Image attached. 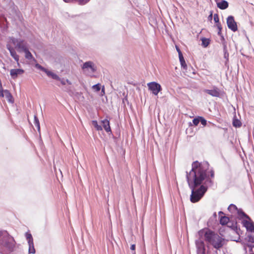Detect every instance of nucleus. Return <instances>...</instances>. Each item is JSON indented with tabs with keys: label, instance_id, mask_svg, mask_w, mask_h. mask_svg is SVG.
Listing matches in <instances>:
<instances>
[{
	"label": "nucleus",
	"instance_id": "37998d69",
	"mask_svg": "<svg viewBox=\"0 0 254 254\" xmlns=\"http://www.w3.org/2000/svg\"><path fill=\"white\" fill-rule=\"evenodd\" d=\"M212 18V12L211 11L210 15L208 16V19L211 20Z\"/></svg>",
	"mask_w": 254,
	"mask_h": 254
},
{
	"label": "nucleus",
	"instance_id": "6ab92c4d",
	"mask_svg": "<svg viewBox=\"0 0 254 254\" xmlns=\"http://www.w3.org/2000/svg\"><path fill=\"white\" fill-rule=\"evenodd\" d=\"M223 48V52H224V58L226 60L225 64L226 65L227 63L229 61V54L227 49V45L226 44H224Z\"/></svg>",
	"mask_w": 254,
	"mask_h": 254
},
{
	"label": "nucleus",
	"instance_id": "dca6fc26",
	"mask_svg": "<svg viewBox=\"0 0 254 254\" xmlns=\"http://www.w3.org/2000/svg\"><path fill=\"white\" fill-rule=\"evenodd\" d=\"M103 127L107 132H111V129L110 126V121L108 119H104L101 121Z\"/></svg>",
	"mask_w": 254,
	"mask_h": 254
},
{
	"label": "nucleus",
	"instance_id": "0eeeda50",
	"mask_svg": "<svg viewBox=\"0 0 254 254\" xmlns=\"http://www.w3.org/2000/svg\"><path fill=\"white\" fill-rule=\"evenodd\" d=\"M203 92L215 97H220L221 95V91L216 86H213L212 89H204Z\"/></svg>",
	"mask_w": 254,
	"mask_h": 254
},
{
	"label": "nucleus",
	"instance_id": "1a4fd4ad",
	"mask_svg": "<svg viewBox=\"0 0 254 254\" xmlns=\"http://www.w3.org/2000/svg\"><path fill=\"white\" fill-rule=\"evenodd\" d=\"M36 67L42 70V71L45 72L47 76L51 77L52 78H58L56 76V74L54 73L52 71L49 70L48 69L45 68L44 67L42 66L40 64H36Z\"/></svg>",
	"mask_w": 254,
	"mask_h": 254
},
{
	"label": "nucleus",
	"instance_id": "f704fd0d",
	"mask_svg": "<svg viewBox=\"0 0 254 254\" xmlns=\"http://www.w3.org/2000/svg\"><path fill=\"white\" fill-rule=\"evenodd\" d=\"M199 116H198L197 117H196L193 119L192 123L194 125L197 126L198 124H199Z\"/></svg>",
	"mask_w": 254,
	"mask_h": 254
},
{
	"label": "nucleus",
	"instance_id": "423d86ee",
	"mask_svg": "<svg viewBox=\"0 0 254 254\" xmlns=\"http://www.w3.org/2000/svg\"><path fill=\"white\" fill-rule=\"evenodd\" d=\"M227 25L229 29L233 32H236L238 30L237 22L235 21L234 16H229L227 18Z\"/></svg>",
	"mask_w": 254,
	"mask_h": 254
},
{
	"label": "nucleus",
	"instance_id": "c85d7f7f",
	"mask_svg": "<svg viewBox=\"0 0 254 254\" xmlns=\"http://www.w3.org/2000/svg\"><path fill=\"white\" fill-rule=\"evenodd\" d=\"M10 42L14 45L16 46V44L19 40V39L15 38L13 37H10L9 38Z\"/></svg>",
	"mask_w": 254,
	"mask_h": 254
},
{
	"label": "nucleus",
	"instance_id": "8fccbe9b",
	"mask_svg": "<svg viewBox=\"0 0 254 254\" xmlns=\"http://www.w3.org/2000/svg\"><path fill=\"white\" fill-rule=\"evenodd\" d=\"M254 254V253H253V254Z\"/></svg>",
	"mask_w": 254,
	"mask_h": 254
},
{
	"label": "nucleus",
	"instance_id": "e433bc0d",
	"mask_svg": "<svg viewBox=\"0 0 254 254\" xmlns=\"http://www.w3.org/2000/svg\"><path fill=\"white\" fill-rule=\"evenodd\" d=\"M221 37V41L222 42V44L223 45V47H224V44H226V42L225 41V38L222 34H221V36H220Z\"/></svg>",
	"mask_w": 254,
	"mask_h": 254
},
{
	"label": "nucleus",
	"instance_id": "bb28decb",
	"mask_svg": "<svg viewBox=\"0 0 254 254\" xmlns=\"http://www.w3.org/2000/svg\"><path fill=\"white\" fill-rule=\"evenodd\" d=\"M233 126L235 127H241L242 123L239 120L234 119L233 121Z\"/></svg>",
	"mask_w": 254,
	"mask_h": 254
},
{
	"label": "nucleus",
	"instance_id": "4be33fe9",
	"mask_svg": "<svg viewBox=\"0 0 254 254\" xmlns=\"http://www.w3.org/2000/svg\"><path fill=\"white\" fill-rule=\"evenodd\" d=\"M201 40L202 41L201 45L204 48L207 47L210 44V40L208 38L203 37L201 39Z\"/></svg>",
	"mask_w": 254,
	"mask_h": 254
},
{
	"label": "nucleus",
	"instance_id": "a19ab883",
	"mask_svg": "<svg viewBox=\"0 0 254 254\" xmlns=\"http://www.w3.org/2000/svg\"><path fill=\"white\" fill-rule=\"evenodd\" d=\"M216 23V26L217 28H222L221 23L220 22H218V23Z\"/></svg>",
	"mask_w": 254,
	"mask_h": 254
},
{
	"label": "nucleus",
	"instance_id": "f8f14e48",
	"mask_svg": "<svg viewBox=\"0 0 254 254\" xmlns=\"http://www.w3.org/2000/svg\"><path fill=\"white\" fill-rule=\"evenodd\" d=\"M217 6L220 9H225L228 7L229 3L225 0H215Z\"/></svg>",
	"mask_w": 254,
	"mask_h": 254
},
{
	"label": "nucleus",
	"instance_id": "f03ea898",
	"mask_svg": "<svg viewBox=\"0 0 254 254\" xmlns=\"http://www.w3.org/2000/svg\"><path fill=\"white\" fill-rule=\"evenodd\" d=\"M199 237L204 236V241L208 245H210L216 249L219 250L224 245L225 239L218 234L209 229H201L198 232Z\"/></svg>",
	"mask_w": 254,
	"mask_h": 254
},
{
	"label": "nucleus",
	"instance_id": "49530a36",
	"mask_svg": "<svg viewBox=\"0 0 254 254\" xmlns=\"http://www.w3.org/2000/svg\"><path fill=\"white\" fill-rule=\"evenodd\" d=\"M248 247H250L251 248V250L252 249V247H254V245L253 246L248 245Z\"/></svg>",
	"mask_w": 254,
	"mask_h": 254
},
{
	"label": "nucleus",
	"instance_id": "6e6552de",
	"mask_svg": "<svg viewBox=\"0 0 254 254\" xmlns=\"http://www.w3.org/2000/svg\"><path fill=\"white\" fill-rule=\"evenodd\" d=\"M242 223L244 227H245L247 231L251 232H254V222L251 219L249 220H243Z\"/></svg>",
	"mask_w": 254,
	"mask_h": 254
},
{
	"label": "nucleus",
	"instance_id": "a878e982",
	"mask_svg": "<svg viewBox=\"0 0 254 254\" xmlns=\"http://www.w3.org/2000/svg\"><path fill=\"white\" fill-rule=\"evenodd\" d=\"M34 123L36 127L37 128V129L39 131H40V122L39 121V119L36 115H34Z\"/></svg>",
	"mask_w": 254,
	"mask_h": 254
},
{
	"label": "nucleus",
	"instance_id": "7ed1b4c3",
	"mask_svg": "<svg viewBox=\"0 0 254 254\" xmlns=\"http://www.w3.org/2000/svg\"><path fill=\"white\" fill-rule=\"evenodd\" d=\"M0 246L7 253L14 251L16 242L6 231H0Z\"/></svg>",
	"mask_w": 254,
	"mask_h": 254
},
{
	"label": "nucleus",
	"instance_id": "de8ad7c7",
	"mask_svg": "<svg viewBox=\"0 0 254 254\" xmlns=\"http://www.w3.org/2000/svg\"><path fill=\"white\" fill-rule=\"evenodd\" d=\"M224 214V213H223L222 211H219V212H218V214H219V215H220V214Z\"/></svg>",
	"mask_w": 254,
	"mask_h": 254
},
{
	"label": "nucleus",
	"instance_id": "393cba45",
	"mask_svg": "<svg viewBox=\"0 0 254 254\" xmlns=\"http://www.w3.org/2000/svg\"><path fill=\"white\" fill-rule=\"evenodd\" d=\"M25 58L31 60H34V57H33L32 54L30 53V52L29 51L28 49H27L25 52Z\"/></svg>",
	"mask_w": 254,
	"mask_h": 254
},
{
	"label": "nucleus",
	"instance_id": "58836bf2",
	"mask_svg": "<svg viewBox=\"0 0 254 254\" xmlns=\"http://www.w3.org/2000/svg\"><path fill=\"white\" fill-rule=\"evenodd\" d=\"M218 35L219 36H221V34H222V28H218Z\"/></svg>",
	"mask_w": 254,
	"mask_h": 254
},
{
	"label": "nucleus",
	"instance_id": "39448f33",
	"mask_svg": "<svg viewBox=\"0 0 254 254\" xmlns=\"http://www.w3.org/2000/svg\"><path fill=\"white\" fill-rule=\"evenodd\" d=\"M26 238L28 241L29 246L28 252L29 254H35V249L34 248L33 239L32 235L29 232H27L25 235Z\"/></svg>",
	"mask_w": 254,
	"mask_h": 254
},
{
	"label": "nucleus",
	"instance_id": "a18cd8bd",
	"mask_svg": "<svg viewBox=\"0 0 254 254\" xmlns=\"http://www.w3.org/2000/svg\"><path fill=\"white\" fill-rule=\"evenodd\" d=\"M101 92L103 94H105V87L103 86L101 89Z\"/></svg>",
	"mask_w": 254,
	"mask_h": 254
},
{
	"label": "nucleus",
	"instance_id": "7c9ffc66",
	"mask_svg": "<svg viewBox=\"0 0 254 254\" xmlns=\"http://www.w3.org/2000/svg\"><path fill=\"white\" fill-rule=\"evenodd\" d=\"M56 76H57L58 78H53V79L57 80H58V81H60L61 82V83L62 85H65L66 84L65 83V80H64V78H61L57 74H56Z\"/></svg>",
	"mask_w": 254,
	"mask_h": 254
},
{
	"label": "nucleus",
	"instance_id": "473e14b6",
	"mask_svg": "<svg viewBox=\"0 0 254 254\" xmlns=\"http://www.w3.org/2000/svg\"><path fill=\"white\" fill-rule=\"evenodd\" d=\"M199 123L200 122L201 124L203 126H205L207 124V121L202 117H199Z\"/></svg>",
	"mask_w": 254,
	"mask_h": 254
},
{
	"label": "nucleus",
	"instance_id": "c9c22d12",
	"mask_svg": "<svg viewBox=\"0 0 254 254\" xmlns=\"http://www.w3.org/2000/svg\"><path fill=\"white\" fill-rule=\"evenodd\" d=\"M214 21L215 23H218L219 22V16L217 13H215L213 16Z\"/></svg>",
	"mask_w": 254,
	"mask_h": 254
},
{
	"label": "nucleus",
	"instance_id": "cd10ccee",
	"mask_svg": "<svg viewBox=\"0 0 254 254\" xmlns=\"http://www.w3.org/2000/svg\"><path fill=\"white\" fill-rule=\"evenodd\" d=\"M17 48V50L19 52H24L28 49L27 44L25 45H21V46H20L19 45H18V47Z\"/></svg>",
	"mask_w": 254,
	"mask_h": 254
},
{
	"label": "nucleus",
	"instance_id": "20e7f679",
	"mask_svg": "<svg viewBox=\"0 0 254 254\" xmlns=\"http://www.w3.org/2000/svg\"><path fill=\"white\" fill-rule=\"evenodd\" d=\"M147 86L149 90L155 95H157L158 93L162 90L160 84L154 81L148 83Z\"/></svg>",
	"mask_w": 254,
	"mask_h": 254
},
{
	"label": "nucleus",
	"instance_id": "4468645a",
	"mask_svg": "<svg viewBox=\"0 0 254 254\" xmlns=\"http://www.w3.org/2000/svg\"><path fill=\"white\" fill-rule=\"evenodd\" d=\"M237 214H238V218L240 219H244L245 220H249L251 221V218L243 210L242 208H239L237 210Z\"/></svg>",
	"mask_w": 254,
	"mask_h": 254
},
{
	"label": "nucleus",
	"instance_id": "2eb2a0df",
	"mask_svg": "<svg viewBox=\"0 0 254 254\" xmlns=\"http://www.w3.org/2000/svg\"><path fill=\"white\" fill-rule=\"evenodd\" d=\"M227 227L231 228L232 230L237 232L238 230L237 222L236 219H230Z\"/></svg>",
	"mask_w": 254,
	"mask_h": 254
},
{
	"label": "nucleus",
	"instance_id": "a211bd4d",
	"mask_svg": "<svg viewBox=\"0 0 254 254\" xmlns=\"http://www.w3.org/2000/svg\"><path fill=\"white\" fill-rule=\"evenodd\" d=\"M65 2H76L80 5H84L87 3L90 0H63Z\"/></svg>",
	"mask_w": 254,
	"mask_h": 254
},
{
	"label": "nucleus",
	"instance_id": "9b49d317",
	"mask_svg": "<svg viewBox=\"0 0 254 254\" xmlns=\"http://www.w3.org/2000/svg\"><path fill=\"white\" fill-rule=\"evenodd\" d=\"M6 49L9 51L10 56L14 59L15 61L18 63L19 56L16 54L14 49L9 44H7L6 46Z\"/></svg>",
	"mask_w": 254,
	"mask_h": 254
},
{
	"label": "nucleus",
	"instance_id": "aec40b11",
	"mask_svg": "<svg viewBox=\"0 0 254 254\" xmlns=\"http://www.w3.org/2000/svg\"><path fill=\"white\" fill-rule=\"evenodd\" d=\"M230 218L225 216H221L220 219V224L223 226L228 225Z\"/></svg>",
	"mask_w": 254,
	"mask_h": 254
},
{
	"label": "nucleus",
	"instance_id": "5701e85b",
	"mask_svg": "<svg viewBox=\"0 0 254 254\" xmlns=\"http://www.w3.org/2000/svg\"><path fill=\"white\" fill-rule=\"evenodd\" d=\"M179 58L182 67H183L184 69H186L187 65L186 63L183 55H181V56L179 57Z\"/></svg>",
	"mask_w": 254,
	"mask_h": 254
},
{
	"label": "nucleus",
	"instance_id": "79ce46f5",
	"mask_svg": "<svg viewBox=\"0 0 254 254\" xmlns=\"http://www.w3.org/2000/svg\"><path fill=\"white\" fill-rule=\"evenodd\" d=\"M135 245H134V244L131 245L130 246V249L132 251H134V250H135Z\"/></svg>",
	"mask_w": 254,
	"mask_h": 254
},
{
	"label": "nucleus",
	"instance_id": "4c0bfd02",
	"mask_svg": "<svg viewBox=\"0 0 254 254\" xmlns=\"http://www.w3.org/2000/svg\"><path fill=\"white\" fill-rule=\"evenodd\" d=\"M176 50L178 53L179 57L181 56V55H183L182 53L181 50L180 49V48L177 46H176Z\"/></svg>",
	"mask_w": 254,
	"mask_h": 254
},
{
	"label": "nucleus",
	"instance_id": "ddd939ff",
	"mask_svg": "<svg viewBox=\"0 0 254 254\" xmlns=\"http://www.w3.org/2000/svg\"><path fill=\"white\" fill-rule=\"evenodd\" d=\"M24 72V70L22 69H12L10 71V74L13 79H15L17 77L18 75L22 74Z\"/></svg>",
	"mask_w": 254,
	"mask_h": 254
},
{
	"label": "nucleus",
	"instance_id": "b1692460",
	"mask_svg": "<svg viewBox=\"0 0 254 254\" xmlns=\"http://www.w3.org/2000/svg\"><path fill=\"white\" fill-rule=\"evenodd\" d=\"M239 208H238L237 206L234 204H231L228 207V210L231 212V213H234L235 211L237 212V210Z\"/></svg>",
	"mask_w": 254,
	"mask_h": 254
},
{
	"label": "nucleus",
	"instance_id": "c03bdc74",
	"mask_svg": "<svg viewBox=\"0 0 254 254\" xmlns=\"http://www.w3.org/2000/svg\"><path fill=\"white\" fill-rule=\"evenodd\" d=\"M68 83L69 85L71 84V82L67 79L65 80V83Z\"/></svg>",
	"mask_w": 254,
	"mask_h": 254
},
{
	"label": "nucleus",
	"instance_id": "f3484780",
	"mask_svg": "<svg viewBox=\"0 0 254 254\" xmlns=\"http://www.w3.org/2000/svg\"><path fill=\"white\" fill-rule=\"evenodd\" d=\"M202 238L199 237V238L195 241V245L198 249L205 250L204 242L201 239Z\"/></svg>",
	"mask_w": 254,
	"mask_h": 254
},
{
	"label": "nucleus",
	"instance_id": "412c9836",
	"mask_svg": "<svg viewBox=\"0 0 254 254\" xmlns=\"http://www.w3.org/2000/svg\"><path fill=\"white\" fill-rule=\"evenodd\" d=\"M92 125L94 127L97 131L102 130L103 128L101 125H99L96 120H93L91 121Z\"/></svg>",
	"mask_w": 254,
	"mask_h": 254
},
{
	"label": "nucleus",
	"instance_id": "ea45409f",
	"mask_svg": "<svg viewBox=\"0 0 254 254\" xmlns=\"http://www.w3.org/2000/svg\"><path fill=\"white\" fill-rule=\"evenodd\" d=\"M125 101L128 103V100H127V95H126L123 99V103H124Z\"/></svg>",
	"mask_w": 254,
	"mask_h": 254
},
{
	"label": "nucleus",
	"instance_id": "c756f323",
	"mask_svg": "<svg viewBox=\"0 0 254 254\" xmlns=\"http://www.w3.org/2000/svg\"><path fill=\"white\" fill-rule=\"evenodd\" d=\"M247 240L249 242L254 243V236L251 234L247 236Z\"/></svg>",
	"mask_w": 254,
	"mask_h": 254
},
{
	"label": "nucleus",
	"instance_id": "2f4dec72",
	"mask_svg": "<svg viewBox=\"0 0 254 254\" xmlns=\"http://www.w3.org/2000/svg\"><path fill=\"white\" fill-rule=\"evenodd\" d=\"M92 88L94 89L96 91H99L101 89V84L100 83H97L93 85Z\"/></svg>",
	"mask_w": 254,
	"mask_h": 254
},
{
	"label": "nucleus",
	"instance_id": "9d476101",
	"mask_svg": "<svg viewBox=\"0 0 254 254\" xmlns=\"http://www.w3.org/2000/svg\"><path fill=\"white\" fill-rule=\"evenodd\" d=\"M83 69L90 68L92 73H94L97 69L93 63L91 61H88L84 63L82 66Z\"/></svg>",
	"mask_w": 254,
	"mask_h": 254
},
{
	"label": "nucleus",
	"instance_id": "09e8293b",
	"mask_svg": "<svg viewBox=\"0 0 254 254\" xmlns=\"http://www.w3.org/2000/svg\"><path fill=\"white\" fill-rule=\"evenodd\" d=\"M213 216H214L215 217H216L217 215H216V212H214V213H213Z\"/></svg>",
	"mask_w": 254,
	"mask_h": 254
},
{
	"label": "nucleus",
	"instance_id": "f257e3e1",
	"mask_svg": "<svg viewBox=\"0 0 254 254\" xmlns=\"http://www.w3.org/2000/svg\"><path fill=\"white\" fill-rule=\"evenodd\" d=\"M190 171L186 172V179L191 189L190 200L192 203L199 201L206 192L208 187H212L213 181L211 178L214 177V172L212 169L209 171L210 178L207 175L209 164L206 161L192 162Z\"/></svg>",
	"mask_w": 254,
	"mask_h": 254
},
{
	"label": "nucleus",
	"instance_id": "72a5a7b5",
	"mask_svg": "<svg viewBox=\"0 0 254 254\" xmlns=\"http://www.w3.org/2000/svg\"><path fill=\"white\" fill-rule=\"evenodd\" d=\"M18 45H19L20 46L25 45H26V43L23 40L19 39V40L16 44V48L18 47Z\"/></svg>",
	"mask_w": 254,
	"mask_h": 254
}]
</instances>
